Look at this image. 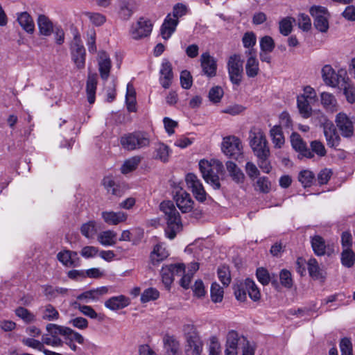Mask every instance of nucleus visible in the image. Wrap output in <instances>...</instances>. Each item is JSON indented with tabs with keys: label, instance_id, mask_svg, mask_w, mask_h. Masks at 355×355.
Listing matches in <instances>:
<instances>
[{
	"label": "nucleus",
	"instance_id": "1",
	"mask_svg": "<svg viewBox=\"0 0 355 355\" xmlns=\"http://www.w3.org/2000/svg\"><path fill=\"white\" fill-rule=\"evenodd\" d=\"M159 207L164 214V219L166 222V236L170 239H173L182 229L180 215L172 201H163Z\"/></svg>",
	"mask_w": 355,
	"mask_h": 355
},
{
	"label": "nucleus",
	"instance_id": "2",
	"mask_svg": "<svg viewBox=\"0 0 355 355\" xmlns=\"http://www.w3.org/2000/svg\"><path fill=\"white\" fill-rule=\"evenodd\" d=\"M200 171L205 181L214 189H219L220 184L218 174L223 171V164L218 159H202L199 162Z\"/></svg>",
	"mask_w": 355,
	"mask_h": 355
},
{
	"label": "nucleus",
	"instance_id": "3",
	"mask_svg": "<svg viewBox=\"0 0 355 355\" xmlns=\"http://www.w3.org/2000/svg\"><path fill=\"white\" fill-rule=\"evenodd\" d=\"M183 331L186 339L185 355H201L204 343L195 326L191 324H185Z\"/></svg>",
	"mask_w": 355,
	"mask_h": 355
},
{
	"label": "nucleus",
	"instance_id": "4",
	"mask_svg": "<svg viewBox=\"0 0 355 355\" xmlns=\"http://www.w3.org/2000/svg\"><path fill=\"white\" fill-rule=\"evenodd\" d=\"M150 137L145 132L136 131L125 134L120 139L122 148L128 151L137 150L150 145Z\"/></svg>",
	"mask_w": 355,
	"mask_h": 355
},
{
	"label": "nucleus",
	"instance_id": "5",
	"mask_svg": "<svg viewBox=\"0 0 355 355\" xmlns=\"http://www.w3.org/2000/svg\"><path fill=\"white\" fill-rule=\"evenodd\" d=\"M250 146L256 157L270 155L266 135L260 128H253L249 133Z\"/></svg>",
	"mask_w": 355,
	"mask_h": 355
},
{
	"label": "nucleus",
	"instance_id": "6",
	"mask_svg": "<svg viewBox=\"0 0 355 355\" xmlns=\"http://www.w3.org/2000/svg\"><path fill=\"white\" fill-rule=\"evenodd\" d=\"M254 302L261 297V293L254 281L246 279L244 282H239L234 286V295L239 301L244 302L246 300V293Z\"/></svg>",
	"mask_w": 355,
	"mask_h": 355
},
{
	"label": "nucleus",
	"instance_id": "7",
	"mask_svg": "<svg viewBox=\"0 0 355 355\" xmlns=\"http://www.w3.org/2000/svg\"><path fill=\"white\" fill-rule=\"evenodd\" d=\"M321 73L324 83L331 87H339L348 78L346 70L341 69L336 72L330 64H325Z\"/></svg>",
	"mask_w": 355,
	"mask_h": 355
},
{
	"label": "nucleus",
	"instance_id": "8",
	"mask_svg": "<svg viewBox=\"0 0 355 355\" xmlns=\"http://www.w3.org/2000/svg\"><path fill=\"white\" fill-rule=\"evenodd\" d=\"M242 149V144L239 138L229 136L223 139L222 151L225 155L240 162L243 158Z\"/></svg>",
	"mask_w": 355,
	"mask_h": 355
},
{
	"label": "nucleus",
	"instance_id": "9",
	"mask_svg": "<svg viewBox=\"0 0 355 355\" xmlns=\"http://www.w3.org/2000/svg\"><path fill=\"white\" fill-rule=\"evenodd\" d=\"M243 62L239 54L232 55L228 59L227 63L228 74L230 81L234 85H239L241 82L243 71Z\"/></svg>",
	"mask_w": 355,
	"mask_h": 355
},
{
	"label": "nucleus",
	"instance_id": "10",
	"mask_svg": "<svg viewBox=\"0 0 355 355\" xmlns=\"http://www.w3.org/2000/svg\"><path fill=\"white\" fill-rule=\"evenodd\" d=\"M310 14L313 18V25L321 33H326L329 29V13L322 6H314L310 8Z\"/></svg>",
	"mask_w": 355,
	"mask_h": 355
},
{
	"label": "nucleus",
	"instance_id": "11",
	"mask_svg": "<svg viewBox=\"0 0 355 355\" xmlns=\"http://www.w3.org/2000/svg\"><path fill=\"white\" fill-rule=\"evenodd\" d=\"M153 28L150 21L144 17H140L133 24L130 30V35L134 40H140L150 35Z\"/></svg>",
	"mask_w": 355,
	"mask_h": 355
},
{
	"label": "nucleus",
	"instance_id": "12",
	"mask_svg": "<svg viewBox=\"0 0 355 355\" xmlns=\"http://www.w3.org/2000/svg\"><path fill=\"white\" fill-rule=\"evenodd\" d=\"M185 272V266L183 263L171 264L163 266L161 270L162 282L168 289L173 282L175 275H181Z\"/></svg>",
	"mask_w": 355,
	"mask_h": 355
},
{
	"label": "nucleus",
	"instance_id": "13",
	"mask_svg": "<svg viewBox=\"0 0 355 355\" xmlns=\"http://www.w3.org/2000/svg\"><path fill=\"white\" fill-rule=\"evenodd\" d=\"M185 180L187 187L191 189L196 199L200 202H204L206 200L207 193L198 177L193 173H188Z\"/></svg>",
	"mask_w": 355,
	"mask_h": 355
},
{
	"label": "nucleus",
	"instance_id": "14",
	"mask_svg": "<svg viewBox=\"0 0 355 355\" xmlns=\"http://www.w3.org/2000/svg\"><path fill=\"white\" fill-rule=\"evenodd\" d=\"M174 200L182 213L190 212L193 209V201L190 194L182 188L177 189L175 191Z\"/></svg>",
	"mask_w": 355,
	"mask_h": 355
},
{
	"label": "nucleus",
	"instance_id": "15",
	"mask_svg": "<svg viewBox=\"0 0 355 355\" xmlns=\"http://www.w3.org/2000/svg\"><path fill=\"white\" fill-rule=\"evenodd\" d=\"M336 123L344 137H351L354 135V125L352 120L344 112L336 115Z\"/></svg>",
	"mask_w": 355,
	"mask_h": 355
},
{
	"label": "nucleus",
	"instance_id": "16",
	"mask_svg": "<svg viewBox=\"0 0 355 355\" xmlns=\"http://www.w3.org/2000/svg\"><path fill=\"white\" fill-rule=\"evenodd\" d=\"M173 78L172 65L168 60L164 59L159 70V83L162 87L168 89L171 85Z\"/></svg>",
	"mask_w": 355,
	"mask_h": 355
},
{
	"label": "nucleus",
	"instance_id": "17",
	"mask_svg": "<svg viewBox=\"0 0 355 355\" xmlns=\"http://www.w3.org/2000/svg\"><path fill=\"white\" fill-rule=\"evenodd\" d=\"M200 62L202 72L207 77L211 78L216 76L217 64L215 59L209 53H203L200 56Z\"/></svg>",
	"mask_w": 355,
	"mask_h": 355
},
{
	"label": "nucleus",
	"instance_id": "18",
	"mask_svg": "<svg viewBox=\"0 0 355 355\" xmlns=\"http://www.w3.org/2000/svg\"><path fill=\"white\" fill-rule=\"evenodd\" d=\"M291 142L293 148L300 153V154L306 158L313 157V154L307 148L306 143L303 141L300 135L296 132L292 133L291 136Z\"/></svg>",
	"mask_w": 355,
	"mask_h": 355
},
{
	"label": "nucleus",
	"instance_id": "19",
	"mask_svg": "<svg viewBox=\"0 0 355 355\" xmlns=\"http://www.w3.org/2000/svg\"><path fill=\"white\" fill-rule=\"evenodd\" d=\"M98 70L101 78L107 80L112 67L111 60L107 53L103 51H100L98 55Z\"/></svg>",
	"mask_w": 355,
	"mask_h": 355
},
{
	"label": "nucleus",
	"instance_id": "20",
	"mask_svg": "<svg viewBox=\"0 0 355 355\" xmlns=\"http://www.w3.org/2000/svg\"><path fill=\"white\" fill-rule=\"evenodd\" d=\"M248 60L245 64L246 74L250 78L255 77L259 71V62L256 58V51L249 49L245 51Z\"/></svg>",
	"mask_w": 355,
	"mask_h": 355
},
{
	"label": "nucleus",
	"instance_id": "21",
	"mask_svg": "<svg viewBox=\"0 0 355 355\" xmlns=\"http://www.w3.org/2000/svg\"><path fill=\"white\" fill-rule=\"evenodd\" d=\"M72 60L76 64L78 69H83L85 65V49L82 44L78 43L76 40L71 46Z\"/></svg>",
	"mask_w": 355,
	"mask_h": 355
},
{
	"label": "nucleus",
	"instance_id": "22",
	"mask_svg": "<svg viewBox=\"0 0 355 355\" xmlns=\"http://www.w3.org/2000/svg\"><path fill=\"white\" fill-rule=\"evenodd\" d=\"M179 23L177 19H173L171 14H168L164 20L160 28V34L165 40H168L176 30Z\"/></svg>",
	"mask_w": 355,
	"mask_h": 355
},
{
	"label": "nucleus",
	"instance_id": "23",
	"mask_svg": "<svg viewBox=\"0 0 355 355\" xmlns=\"http://www.w3.org/2000/svg\"><path fill=\"white\" fill-rule=\"evenodd\" d=\"M163 345L165 355H180V344L175 336L165 335L163 338Z\"/></svg>",
	"mask_w": 355,
	"mask_h": 355
},
{
	"label": "nucleus",
	"instance_id": "24",
	"mask_svg": "<svg viewBox=\"0 0 355 355\" xmlns=\"http://www.w3.org/2000/svg\"><path fill=\"white\" fill-rule=\"evenodd\" d=\"M17 21L21 28L27 33L33 34L35 31V23L27 12H20L16 14Z\"/></svg>",
	"mask_w": 355,
	"mask_h": 355
},
{
	"label": "nucleus",
	"instance_id": "25",
	"mask_svg": "<svg viewBox=\"0 0 355 355\" xmlns=\"http://www.w3.org/2000/svg\"><path fill=\"white\" fill-rule=\"evenodd\" d=\"M101 216L103 220L110 225H116L125 222L128 218L127 214L123 211H103Z\"/></svg>",
	"mask_w": 355,
	"mask_h": 355
},
{
	"label": "nucleus",
	"instance_id": "26",
	"mask_svg": "<svg viewBox=\"0 0 355 355\" xmlns=\"http://www.w3.org/2000/svg\"><path fill=\"white\" fill-rule=\"evenodd\" d=\"M225 166L231 179L236 184H243L245 177L242 170L233 162L227 161Z\"/></svg>",
	"mask_w": 355,
	"mask_h": 355
},
{
	"label": "nucleus",
	"instance_id": "27",
	"mask_svg": "<svg viewBox=\"0 0 355 355\" xmlns=\"http://www.w3.org/2000/svg\"><path fill=\"white\" fill-rule=\"evenodd\" d=\"M40 33L44 36H50L53 31L55 26L50 19L44 15H40L37 19Z\"/></svg>",
	"mask_w": 355,
	"mask_h": 355
},
{
	"label": "nucleus",
	"instance_id": "28",
	"mask_svg": "<svg viewBox=\"0 0 355 355\" xmlns=\"http://www.w3.org/2000/svg\"><path fill=\"white\" fill-rule=\"evenodd\" d=\"M129 300L124 295L112 297L105 302V306L112 311H116L126 307L129 304Z\"/></svg>",
	"mask_w": 355,
	"mask_h": 355
},
{
	"label": "nucleus",
	"instance_id": "29",
	"mask_svg": "<svg viewBox=\"0 0 355 355\" xmlns=\"http://www.w3.org/2000/svg\"><path fill=\"white\" fill-rule=\"evenodd\" d=\"M64 343L73 352L78 351L79 348L74 344L76 342L79 344H83L84 337L79 333L70 329L69 332L64 336Z\"/></svg>",
	"mask_w": 355,
	"mask_h": 355
},
{
	"label": "nucleus",
	"instance_id": "30",
	"mask_svg": "<svg viewBox=\"0 0 355 355\" xmlns=\"http://www.w3.org/2000/svg\"><path fill=\"white\" fill-rule=\"evenodd\" d=\"M97 241L103 246H113L117 241V234L113 230H105L97 236Z\"/></svg>",
	"mask_w": 355,
	"mask_h": 355
},
{
	"label": "nucleus",
	"instance_id": "31",
	"mask_svg": "<svg viewBox=\"0 0 355 355\" xmlns=\"http://www.w3.org/2000/svg\"><path fill=\"white\" fill-rule=\"evenodd\" d=\"M324 134L327 144L330 148H336L339 145L340 137L333 125L325 126L324 128Z\"/></svg>",
	"mask_w": 355,
	"mask_h": 355
},
{
	"label": "nucleus",
	"instance_id": "32",
	"mask_svg": "<svg viewBox=\"0 0 355 355\" xmlns=\"http://www.w3.org/2000/svg\"><path fill=\"white\" fill-rule=\"evenodd\" d=\"M97 85V75L89 74L88 76L86 84V92L87 101L90 104H93L96 99V90Z\"/></svg>",
	"mask_w": 355,
	"mask_h": 355
},
{
	"label": "nucleus",
	"instance_id": "33",
	"mask_svg": "<svg viewBox=\"0 0 355 355\" xmlns=\"http://www.w3.org/2000/svg\"><path fill=\"white\" fill-rule=\"evenodd\" d=\"M270 136L274 147L281 148L285 142L281 125H275L270 130Z\"/></svg>",
	"mask_w": 355,
	"mask_h": 355
},
{
	"label": "nucleus",
	"instance_id": "34",
	"mask_svg": "<svg viewBox=\"0 0 355 355\" xmlns=\"http://www.w3.org/2000/svg\"><path fill=\"white\" fill-rule=\"evenodd\" d=\"M320 101L323 107L329 111L335 112L337 110V101L335 96L329 92L320 94Z\"/></svg>",
	"mask_w": 355,
	"mask_h": 355
},
{
	"label": "nucleus",
	"instance_id": "35",
	"mask_svg": "<svg viewBox=\"0 0 355 355\" xmlns=\"http://www.w3.org/2000/svg\"><path fill=\"white\" fill-rule=\"evenodd\" d=\"M311 101L306 100L304 96H297V105L299 112L303 118L307 119L312 114Z\"/></svg>",
	"mask_w": 355,
	"mask_h": 355
},
{
	"label": "nucleus",
	"instance_id": "36",
	"mask_svg": "<svg viewBox=\"0 0 355 355\" xmlns=\"http://www.w3.org/2000/svg\"><path fill=\"white\" fill-rule=\"evenodd\" d=\"M168 256V252L162 245L157 244L154 247L150 254V259L153 264H157Z\"/></svg>",
	"mask_w": 355,
	"mask_h": 355
},
{
	"label": "nucleus",
	"instance_id": "37",
	"mask_svg": "<svg viewBox=\"0 0 355 355\" xmlns=\"http://www.w3.org/2000/svg\"><path fill=\"white\" fill-rule=\"evenodd\" d=\"M311 246L317 256H322L326 253L327 245L322 237L316 235L311 239Z\"/></svg>",
	"mask_w": 355,
	"mask_h": 355
},
{
	"label": "nucleus",
	"instance_id": "38",
	"mask_svg": "<svg viewBox=\"0 0 355 355\" xmlns=\"http://www.w3.org/2000/svg\"><path fill=\"white\" fill-rule=\"evenodd\" d=\"M338 87L343 91L347 102L349 103L355 102V87L352 85L349 77Z\"/></svg>",
	"mask_w": 355,
	"mask_h": 355
},
{
	"label": "nucleus",
	"instance_id": "39",
	"mask_svg": "<svg viewBox=\"0 0 355 355\" xmlns=\"http://www.w3.org/2000/svg\"><path fill=\"white\" fill-rule=\"evenodd\" d=\"M77 257L76 252H71L69 250H65L60 252L58 254V259L65 266L72 267L75 266L74 258Z\"/></svg>",
	"mask_w": 355,
	"mask_h": 355
},
{
	"label": "nucleus",
	"instance_id": "40",
	"mask_svg": "<svg viewBox=\"0 0 355 355\" xmlns=\"http://www.w3.org/2000/svg\"><path fill=\"white\" fill-rule=\"evenodd\" d=\"M44 294L49 300H53L59 295H64L67 293L68 289L61 287H53L50 285L43 286Z\"/></svg>",
	"mask_w": 355,
	"mask_h": 355
},
{
	"label": "nucleus",
	"instance_id": "41",
	"mask_svg": "<svg viewBox=\"0 0 355 355\" xmlns=\"http://www.w3.org/2000/svg\"><path fill=\"white\" fill-rule=\"evenodd\" d=\"M80 232L87 239H94L98 232L96 223L94 220H90L83 224L80 227Z\"/></svg>",
	"mask_w": 355,
	"mask_h": 355
},
{
	"label": "nucleus",
	"instance_id": "42",
	"mask_svg": "<svg viewBox=\"0 0 355 355\" xmlns=\"http://www.w3.org/2000/svg\"><path fill=\"white\" fill-rule=\"evenodd\" d=\"M171 151L168 146L159 143L155 148V159H159L162 162H167Z\"/></svg>",
	"mask_w": 355,
	"mask_h": 355
},
{
	"label": "nucleus",
	"instance_id": "43",
	"mask_svg": "<svg viewBox=\"0 0 355 355\" xmlns=\"http://www.w3.org/2000/svg\"><path fill=\"white\" fill-rule=\"evenodd\" d=\"M60 317L59 312L51 304L45 305L42 310V318L44 320L55 321Z\"/></svg>",
	"mask_w": 355,
	"mask_h": 355
},
{
	"label": "nucleus",
	"instance_id": "44",
	"mask_svg": "<svg viewBox=\"0 0 355 355\" xmlns=\"http://www.w3.org/2000/svg\"><path fill=\"white\" fill-rule=\"evenodd\" d=\"M119 8V15L123 19H128L133 14L132 6L130 0H121Z\"/></svg>",
	"mask_w": 355,
	"mask_h": 355
},
{
	"label": "nucleus",
	"instance_id": "45",
	"mask_svg": "<svg viewBox=\"0 0 355 355\" xmlns=\"http://www.w3.org/2000/svg\"><path fill=\"white\" fill-rule=\"evenodd\" d=\"M295 21V19L291 17L282 19L279 24L280 33L284 36L288 35L293 30V24Z\"/></svg>",
	"mask_w": 355,
	"mask_h": 355
},
{
	"label": "nucleus",
	"instance_id": "46",
	"mask_svg": "<svg viewBox=\"0 0 355 355\" xmlns=\"http://www.w3.org/2000/svg\"><path fill=\"white\" fill-rule=\"evenodd\" d=\"M140 161L141 158L139 156H135L125 160L121 168V173L126 174L134 171L137 167Z\"/></svg>",
	"mask_w": 355,
	"mask_h": 355
},
{
	"label": "nucleus",
	"instance_id": "47",
	"mask_svg": "<svg viewBox=\"0 0 355 355\" xmlns=\"http://www.w3.org/2000/svg\"><path fill=\"white\" fill-rule=\"evenodd\" d=\"M46 329L48 333L52 335L53 337H58V334L64 336L66 334H67V332H69L70 330V328L69 327L60 326L53 323L48 324Z\"/></svg>",
	"mask_w": 355,
	"mask_h": 355
},
{
	"label": "nucleus",
	"instance_id": "48",
	"mask_svg": "<svg viewBox=\"0 0 355 355\" xmlns=\"http://www.w3.org/2000/svg\"><path fill=\"white\" fill-rule=\"evenodd\" d=\"M239 340V334L234 330L230 331L226 338L225 348L237 350Z\"/></svg>",
	"mask_w": 355,
	"mask_h": 355
},
{
	"label": "nucleus",
	"instance_id": "49",
	"mask_svg": "<svg viewBox=\"0 0 355 355\" xmlns=\"http://www.w3.org/2000/svg\"><path fill=\"white\" fill-rule=\"evenodd\" d=\"M103 186L108 193L117 196L121 195L119 187L114 182L112 178H104Z\"/></svg>",
	"mask_w": 355,
	"mask_h": 355
},
{
	"label": "nucleus",
	"instance_id": "50",
	"mask_svg": "<svg viewBox=\"0 0 355 355\" xmlns=\"http://www.w3.org/2000/svg\"><path fill=\"white\" fill-rule=\"evenodd\" d=\"M355 254L351 249H344L341 254V263L347 267L351 268L354 264Z\"/></svg>",
	"mask_w": 355,
	"mask_h": 355
},
{
	"label": "nucleus",
	"instance_id": "51",
	"mask_svg": "<svg viewBox=\"0 0 355 355\" xmlns=\"http://www.w3.org/2000/svg\"><path fill=\"white\" fill-rule=\"evenodd\" d=\"M315 178L313 173L309 170L302 171L298 175V180L304 187H311Z\"/></svg>",
	"mask_w": 355,
	"mask_h": 355
},
{
	"label": "nucleus",
	"instance_id": "52",
	"mask_svg": "<svg viewBox=\"0 0 355 355\" xmlns=\"http://www.w3.org/2000/svg\"><path fill=\"white\" fill-rule=\"evenodd\" d=\"M223 288L218 283L214 282L211 284V297L214 302H220L223 299Z\"/></svg>",
	"mask_w": 355,
	"mask_h": 355
},
{
	"label": "nucleus",
	"instance_id": "53",
	"mask_svg": "<svg viewBox=\"0 0 355 355\" xmlns=\"http://www.w3.org/2000/svg\"><path fill=\"white\" fill-rule=\"evenodd\" d=\"M254 185L257 190L264 193H268L271 189V183L267 177L259 178Z\"/></svg>",
	"mask_w": 355,
	"mask_h": 355
},
{
	"label": "nucleus",
	"instance_id": "54",
	"mask_svg": "<svg viewBox=\"0 0 355 355\" xmlns=\"http://www.w3.org/2000/svg\"><path fill=\"white\" fill-rule=\"evenodd\" d=\"M159 296V291L154 288H149L143 292L141 295V301L143 303L157 300Z\"/></svg>",
	"mask_w": 355,
	"mask_h": 355
},
{
	"label": "nucleus",
	"instance_id": "55",
	"mask_svg": "<svg viewBox=\"0 0 355 355\" xmlns=\"http://www.w3.org/2000/svg\"><path fill=\"white\" fill-rule=\"evenodd\" d=\"M223 89L220 86H215L210 89L209 92V99L214 103H219L223 96Z\"/></svg>",
	"mask_w": 355,
	"mask_h": 355
},
{
	"label": "nucleus",
	"instance_id": "56",
	"mask_svg": "<svg viewBox=\"0 0 355 355\" xmlns=\"http://www.w3.org/2000/svg\"><path fill=\"white\" fill-rule=\"evenodd\" d=\"M279 279L281 284L287 288H291L293 286V279L291 273L286 269H283L279 272Z\"/></svg>",
	"mask_w": 355,
	"mask_h": 355
},
{
	"label": "nucleus",
	"instance_id": "57",
	"mask_svg": "<svg viewBox=\"0 0 355 355\" xmlns=\"http://www.w3.org/2000/svg\"><path fill=\"white\" fill-rule=\"evenodd\" d=\"M21 342L24 345L42 352L43 353L44 350L46 349L44 347L42 340L40 341L32 338H23Z\"/></svg>",
	"mask_w": 355,
	"mask_h": 355
},
{
	"label": "nucleus",
	"instance_id": "58",
	"mask_svg": "<svg viewBox=\"0 0 355 355\" xmlns=\"http://www.w3.org/2000/svg\"><path fill=\"white\" fill-rule=\"evenodd\" d=\"M260 48L263 52H272L275 48L273 39L270 36H264L261 38Z\"/></svg>",
	"mask_w": 355,
	"mask_h": 355
},
{
	"label": "nucleus",
	"instance_id": "59",
	"mask_svg": "<svg viewBox=\"0 0 355 355\" xmlns=\"http://www.w3.org/2000/svg\"><path fill=\"white\" fill-rule=\"evenodd\" d=\"M43 345H47L52 347H61L63 341L59 337H53L50 334H44L42 337Z\"/></svg>",
	"mask_w": 355,
	"mask_h": 355
},
{
	"label": "nucleus",
	"instance_id": "60",
	"mask_svg": "<svg viewBox=\"0 0 355 355\" xmlns=\"http://www.w3.org/2000/svg\"><path fill=\"white\" fill-rule=\"evenodd\" d=\"M74 305L75 307L78 309L83 315L92 319H96L98 318V313L92 306L87 305H81L77 302H75Z\"/></svg>",
	"mask_w": 355,
	"mask_h": 355
},
{
	"label": "nucleus",
	"instance_id": "61",
	"mask_svg": "<svg viewBox=\"0 0 355 355\" xmlns=\"http://www.w3.org/2000/svg\"><path fill=\"white\" fill-rule=\"evenodd\" d=\"M256 35L252 32H247L244 34L242 42L245 48L254 49L253 46L256 44Z\"/></svg>",
	"mask_w": 355,
	"mask_h": 355
},
{
	"label": "nucleus",
	"instance_id": "62",
	"mask_svg": "<svg viewBox=\"0 0 355 355\" xmlns=\"http://www.w3.org/2000/svg\"><path fill=\"white\" fill-rule=\"evenodd\" d=\"M308 270L310 276L318 279L320 276V268L315 259H310L307 263Z\"/></svg>",
	"mask_w": 355,
	"mask_h": 355
},
{
	"label": "nucleus",
	"instance_id": "63",
	"mask_svg": "<svg viewBox=\"0 0 355 355\" xmlns=\"http://www.w3.org/2000/svg\"><path fill=\"white\" fill-rule=\"evenodd\" d=\"M298 26L304 31H308L311 28L310 17L304 13L300 14L297 17Z\"/></svg>",
	"mask_w": 355,
	"mask_h": 355
},
{
	"label": "nucleus",
	"instance_id": "64",
	"mask_svg": "<svg viewBox=\"0 0 355 355\" xmlns=\"http://www.w3.org/2000/svg\"><path fill=\"white\" fill-rule=\"evenodd\" d=\"M218 276L220 281L224 286H228L231 282L230 272L229 269L225 266L218 269Z\"/></svg>",
	"mask_w": 355,
	"mask_h": 355
}]
</instances>
